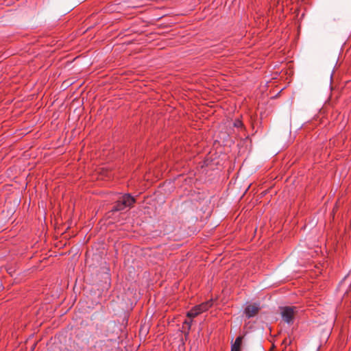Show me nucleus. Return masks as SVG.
Wrapping results in <instances>:
<instances>
[{"mask_svg": "<svg viewBox=\"0 0 351 351\" xmlns=\"http://www.w3.org/2000/svg\"><path fill=\"white\" fill-rule=\"evenodd\" d=\"M332 73H333V71H331L329 73V75H328V77H329V81H330V82L331 81L332 77Z\"/></svg>", "mask_w": 351, "mask_h": 351, "instance_id": "9", "label": "nucleus"}, {"mask_svg": "<svg viewBox=\"0 0 351 351\" xmlns=\"http://www.w3.org/2000/svg\"><path fill=\"white\" fill-rule=\"evenodd\" d=\"M213 304V301L209 300L206 302L202 303L199 305H197V306L199 308V311L201 313L207 311Z\"/></svg>", "mask_w": 351, "mask_h": 351, "instance_id": "6", "label": "nucleus"}, {"mask_svg": "<svg viewBox=\"0 0 351 351\" xmlns=\"http://www.w3.org/2000/svg\"><path fill=\"white\" fill-rule=\"evenodd\" d=\"M136 199L130 194L127 193L123 195L119 200L116 202L115 206L112 208V211H121L126 208H132Z\"/></svg>", "mask_w": 351, "mask_h": 351, "instance_id": "1", "label": "nucleus"}, {"mask_svg": "<svg viewBox=\"0 0 351 351\" xmlns=\"http://www.w3.org/2000/svg\"><path fill=\"white\" fill-rule=\"evenodd\" d=\"M200 313H202L200 312L199 307L196 306L187 313V317L190 318L195 317Z\"/></svg>", "mask_w": 351, "mask_h": 351, "instance_id": "5", "label": "nucleus"}, {"mask_svg": "<svg viewBox=\"0 0 351 351\" xmlns=\"http://www.w3.org/2000/svg\"><path fill=\"white\" fill-rule=\"evenodd\" d=\"M260 310L258 304H254L248 305L245 309V313L248 318L255 316Z\"/></svg>", "mask_w": 351, "mask_h": 351, "instance_id": "3", "label": "nucleus"}, {"mask_svg": "<svg viewBox=\"0 0 351 351\" xmlns=\"http://www.w3.org/2000/svg\"><path fill=\"white\" fill-rule=\"evenodd\" d=\"M234 125L237 128H240L242 126V123L241 121L237 120L234 122Z\"/></svg>", "mask_w": 351, "mask_h": 351, "instance_id": "8", "label": "nucleus"}, {"mask_svg": "<svg viewBox=\"0 0 351 351\" xmlns=\"http://www.w3.org/2000/svg\"><path fill=\"white\" fill-rule=\"evenodd\" d=\"M184 326H186V328L187 330H189L191 328V322L190 321H187L186 320L184 322V326H183V328H184Z\"/></svg>", "mask_w": 351, "mask_h": 351, "instance_id": "7", "label": "nucleus"}, {"mask_svg": "<svg viewBox=\"0 0 351 351\" xmlns=\"http://www.w3.org/2000/svg\"><path fill=\"white\" fill-rule=\"evenodd\" d=\"M242 339L243 337L241 336H239L236 339L234 343L232 345L231 351H241Z\"/></svg>", "mask_w": 351, "mask_h": 351, "instance_id": "4", "label": "nucleus"}, {"mask_svg": "<svg viewBox=\"0 0 351 351\" xmlns=\"http://www.w3.org/2000/svg\"><path fill=\"white\" fill-rule=\"evenodd\" d=\"M282 320L288 324H292L297 313L295 306H282L280 308Z\"/></svg>", "mask_w": 351, "mask_h": 351, "instance_id": "2", "label": "nucleus"}]
</instances>
